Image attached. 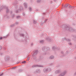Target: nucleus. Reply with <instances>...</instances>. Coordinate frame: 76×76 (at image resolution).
<instances>
[{"instance_id":"79ce46f5","label":"nucleus","mask_w":76,"mask_h":76,"mask_svg":"<svg viewBox=\"0 0 76 76\" xmlns=\"http://www.w3.org/2000/svg\"><path fill=\"white\" fill-rule=\"evenodd\" d=\"M2 48V47L1 46H0V50H1Z\"/></svg>"},{"instance_id":"37998d69","label":"nucleus","mask_w":76,"mask_h":76,"mask_svg":"<svg viewBox=\"0 0 76 76\" xmlns=\"http://www.w3.org/2000/svg\"><path fill=\"white\" fill-rule=\"evenodd\" d=\"M2 75H3V73H2L0 74V76H2Z\"/></svg>"},{"instance_id":"9b49d317","label":"nucleus","mask_w":76,"mask_h":76,"mask_svg":"<svg viewBox=\"0 0 76 76\" xmlns=\"http://www.w3.org/2000/svg\"><path fill=\"white\" fill-rule=\"evenodd\" d=\"M46 39L47 41H49V42H51V39L49 38V37H46Z\"/></svg>"},{"instance_id":"7c9ffc66","label":"nucleus","mask_w":76,"mask_h":76,"mask_svg":"<svg viewBox=\"0 0 76 76\" xmlns=\"http://www.w3.org/2000/svg\"><path fill=\"white\" fill-rule=\"evenodd\" d=\"M8 36H9V34H8V35H7V36H4V38H7V37H8Z\"/></svg>"},{"instance_id":"5701e85b","label":"nucleus","mask_w":76,"mask_h":76,"mask_svg":"<svg viewBox=\"0 0 76 76\" xmlns=\"http://www.w3.org/2000/svg\"><path fill=\"white\" fill-rule=\"evenodd\" d=\"M28 10H30V12H31V11H32V8L31 7H29Z\"/></svg>"},{"instance_id":"aec40b11","label":"nucleus","mask_w":76,"mask_h":76,"mask_svg":"<svg viewBox=\"0 0 76 76\" xmlns=\"http://www.w3.org/2000/svg\"><path fill=\"white\" fill-rule=\"evenodd\" d=\"M20 37H23V38L25 35H24V34H20Z\"/></svg>"},{"instance_id":"20e7f679","label":"nucleus","mask_w":76,"mask_h":76,"mask_svg":"<svg viewBox=\"0 0 76 76\" xmlns=\"http://www.w3.org/2000/svg\"><path fill=\"white\" fill-rule=\"evenodd\" d=\"M38 53V50H36L35 51L32 55V57L33 58L34 60H35L36 58V55Z\"/></svg>"},{"instance_id":"a211bd4d","label":"nucleus","mask_w":76,"mask_h":76,"mask_svg":"<svg viewBox=\"0 0 76 76\" xmlns=\"http://www.w3.org/2000/svg\"><path fill=\"white\" fill-rule=\"evenodd\" d=\"M56 49H57V50H58V48H56V47H52V50H56Z\"/></svg>"},{"instance_id":"cd10ccee","label":"nucleus","mask_w":76,"mask_h":76,"mask_svg":"<svg viewBox=\"0 0 76 76\" xmlns=\"http://www.w3.org/2000/svg\"><path fill=\"white\" fill-rule=\"evenodd\" d=\"M33 23L34 24H35L36 23H37V22L36 21L34 20L33 21Z\"/></svg>"},{"instance_id":"473e14b6","label":"nucleus","mask_w":76,"mask_h":76,"mask_svg":"<svg viewBox=\"0 0 76 76\" xmlns=\"http://www.w3.org/2000/svg\"><path fill=\"white\" fill-rule=\"evenodd\" d=\"M61 54H63L64 53V52H63V51H61Z\"/></svg>"},{"instance_id":"4be33fe9","label":"nucleus","mask_w":76,"mask_h":76,"mask_svg":"<svg viewBox=\"0 0 76 76\" xmlns=\"http://www.w3.org/2000/svg\"><path fill=\"white\" fill-rule=\"evenodd\" d=\"M15 26V24H14L12 25H10V26L11 27H13V26Z\"/></svg>"},{"instance_id":"052dcab7","label":"nucleus","mask_w":76,"mask_h":76,"mask_svg":"<svg viewBox=\"0 0 76 76\" xmlns=\"http://www.w3.org/2000/svg\"><path fill=\"white\" fill-rule=\"evenodd\" d=\"M36 61H37V59H36Z\"/></svg>"},{"instance_id":"f257e3e1","label":"nucleus","mask_w":76,"mask_h":76,"mask_svg":"<svg viewBox=\"0 0 76 76\" xmlns=\"http://www.w3.org/2000/svg\"><path fill=\"white\" fill-rule=\"evenodd\" d=\"M65 30L67 31H69L70 32H73L75 31V29L72 27H70L69 26L65 25L64 28Z\"/></svg>"},{"instance_id":"09e8293b","label":"nucleus","mask_w":76,"mask_h":76,"mask_svg":"<svg viewBox=\"0 0 76 76\" xmlns=\"http://www.w3.org/2000/svg\"><path fill=\"white\" fill-rule=\"evenodd\" d=\"M74 75H76V72H75V73H74Z\"/></svg>"},{"instance_id":"a18cd8bd","label":"nucleus","mask_w":76,"mask_h":76,"mask_svg":"<svg viewBox=\"0 0 76 76\" xmlns=\"http://www.w3.org/2000/svg\"><path fill=\"white\" fill-rule=\"evenodd\" d=\"M35 11H36V12H38V10H35Z\"/></svg>"},{"instance_id":"f3484780","label":"nucleus","mask_w":76,"mask_h":76,"mask_svg":"<svg viewBox=\"0 0 76 76\" xmlns=\"http://www.w3.org/2000/svg\"><path fill=\"white\" fill-rule=\"evenodd\" d=\"M54 57L53 56L51 55L50 56V59H54Z\"/></svg>"},{"instance_id":"dca6fc26","label":"nucleus","mask_w":76,"mask_h":76,"mask_svg":"<svg viewBox=\"0 0 76 76\" xmlns=\"http://www.w3.org/2000/svg\"><path fill=\"white\" fill-rule=\"evenodd\" d=\"M69 4H65L64 5V8H66L67 7H68V6H69Z\"/></svg>"},{"instance_id":"6e6552de","label":"nucleus","mask_w":76,"mask_h":76,"mask_svg":"<svg viewBox=\"0 0 76 76\" xmlns=\"http://www.w3.org/2000/svg\"><path fill=\"white\" fill-rule=\"evenodd\" d=\"M34 73H41V70L40 69H37L36 71H35L34 72Z\"/></svg>"},{"instance_id":"ddd939ff","label":"nucleus","mask_w":76,"mask_h":76,"mask_svg":"<svg viewBox=\"0 0 76 76\" xmlns=\"http://www.w3.org/2000/svg\"><path fill=\"white\" fill-rule=\"evenodd\" d=\"M23 69H20L18 70V72L19 73L20 72H23Z\"/></svg>"},{"instance_id":"e433bc0d","label":"nucleus","mask_w":76,"mask_h":76,"mask_svg":"<svg viewBox=\"0 0 76 76\" xmlns=\"http://www.w3.org/2000/svg\"><path fill=\"white\" fill-rule=\"evenodd\" d=\"M40 42L41 43H43V40H41L40 41Z\"/></svg>"},{"instance_id":"9d476101","label":"nucleus","mask_w":76,"mask_h":76,"mask_svg":"<svg viewBox=\"0 0 76 76\" xmlns=\"http://www.w3.org/2000/svg\"><path fill=\"white\" fill-rule=\"evenodd\" d=\"M61 72V70H56L55 71V73L57 74L58 73H60Z\"/></svg>"},{"instance_id":"f8f14e48","label":"nucleus","mask_w":76,"mask_h":76,"mask_svg":"<svg viewBox=\"0 0 76 76\" xmlns=\"http://www.w3.org/2000/svg\"><path fill=\"white\" fill-rule=\"evenodd\" d=\"M19 10L20 11H21V12H22V11L23 10V7H22V6H20Z\"/></svg>"},{"instance_id":"423d86ee","label":"nucleus","mask_w":76,"mask_h":76,"mask_svg":"<svg viewBox=\"0 0 76 76\" xmlns=\"http://www.w3.org/2000/svg\"><path fill=\"white\" fill-rule=\"evenodd\" d=\"M67 73V71L66 70H65L59 75H58V76H64L65 75H66Z\"/></svg>"},{"instance_id":"ea45409f","label":"nucleus","mask_w":76,"mask_h":76,"mask_svg":"<svg viewBox=\"0 0 76 76\" xmlns=\"http://www.w3.org/2000/svg\"><path fill=\"white\" fill-rule=\"evenodd\" d=\"M15 7L16 9H17L18 8V5H16Z\"/></svg>"},{"instance_id":"603ef678","label":"nucleus","mask_w":76,"mask_h":76,"mask_svg":"<svg viewBox=\"0 0 76 76\" xmlns=\"http://www.w3.org/2000/svg\"><path fill=\"white\" fill-rule=\"evenodd\" d=\"M10 13H11V14H12V12H10Z\"/></svg>"},{"instance_id":"c756f323","label":"nucleus","mask_w":76,"mask_h":76,"mask_svg":"<svg viewBox=\"0 0 76 76\" xmlns=\"http://www.w3.org/2000/svg\"><path fill=\"white\" fill-rule=\"evenodd\" d=\"M47 20H48V19H46L45 20V21H44V23H45V22H47Z\"/></svg>"},{"instance_id":"58836bf2","label":"nucleus","mask_w":76,"mask_h":76,"mask_svg":"<svg viewBox=\"0 0 76 76\" xmlns=\"http://www.w3.org/2000/svg\"><path fill=\"white\" fill-rule=\"evenodd\" d=\"M3 39V37H0V40H1Z\"/></svg>"},{"instance_id":"49530a36","label":"nucleus","mask_w":76,"mask_h":76,"mask_svg":"<svg viewBox=\"0 0 76 76\" xmlns=\"http://www.w3.org/2000/svg\"><path fill=\"white\" fill-rule=\"evenodd\" d=\"M56 1H57V0H54V2H56Z\"/></svg>"},{"instance_id":"c85d7f7f","label":"nucleus","mask_w":76,"mask_h":76,"mask_svg":"<svg viewBox=\"0 0 76 76\" xmlns=\"http://www.w3.org/2000/svg\"><path fill=\"white\" fill-rule=\"evenodd\" d=\"M5 18H7V19H9V16H7V15H6L5 16Z\"/></svg>"},{"instance_id":"6e6d98bb","label":"nucleus","mask_w":76,"mask_h":76,"mask_svg":"<svg viewBox=\"0 0 76 76\" xmlns=\"http://www.w3.org/2000/svg\"><path fill=\"white\" fill-rule=\"evenodd\" d=\"M63 56H64V55H63Z\"/></svg>"},{"instance_id":"1a4fd4ad","label":"nucleus","mask_w":76,"mask_h":76,"mask_svg":"<svg viewBox=\"0 0 76 76\" xmlns=\"http://www.w3.org/2000/svg\"><path fill=\"white\" fill-rule=\"evenodd\" d=\"M10 60V58L9 57V56H6L5 58V61H8V60Z\"/></svg>"},{"instance_id":"72a5a7b5","label":"nucleus","mask_w":76,"mask_h":76,"mask_svg":"<svg viewBox=\"0 0 76 76\" xmlns=\"http://www.w3.org/2000/svg\"><path fill=\"white\" fill-rule=\"evenodd\" d=\"M16 67H17V66H15V67L12 68V69H16Z\"/></svg>"},{"instance_id":"864d4df0","label":"nucleus","mask_w":76,"mask_h":76,"mask_svg":"<svg viewBox=\"0 0 76 76\" xmlns=\"http://www.w3.org/2000/svg\"><path fill=\"white\" fill-rule=\"evenodd\" d=\"M60 50V49H58V50Z\"/></svg>"},{"instance_id":"c03bdc74","label":"nucleus","mask_w":76,"mask_h":76,"mask_svg":"<svg viewBox=\"0 0 76 76\" xmlns=\"http://www.w3.org/2000/svg\"><path fill=\"white\" fill-rule=\"evenodd\" d=\"M68 53H69V51H66V54H68Z\"/></svg>"},{"instance_id":"3c124183","label":"nucleus","mask_w":76,"mask_h":76,"mask_svg":"<svg viewBox=\"0 0 76 76\" xmlns=\"http://www.w3.org/2000/svg\"><path fill=\"white\" fill-rule=\"evenodd\" d=\"M43 15H45V13H43Z\"/></svg>"},{"instance_id":"4468645a","label":"nucleus","mask_w":76,"mask_h":76,"mask_svg":"<svg viewBox=\"0 0 76 76\" xmlns=\"http://www.w3.org/2000/svg\"><path fill=\"white\" fill-rule=\"evenodd\" d=\"M23 4L24 5L25 8V9H26V8H27V7L28 6L27 4H26V3H24Z\"/></svg>"},{"instance_id":"bb28decb","label":"nucleus","mask_w":76,"mask_h":76,"mask_svg":"<svg viewBox=\"0 0 76 76\" xmlns=\"http://www.w3.org/2000/svg\"><path fill=\"white\" fill-rule=\"evenodd\" d=\"M17 18V19H19L20 18V16H16Z\"/></svg>"},{"instance_id":"393cba45","label":"nucleus","mask_w":76,"mask_h":76,"mask_svg":"<svg viewBox=\"0 0 76 76\" xmlns=\"http://www.w3.org/2000/svg\"><path fill=\"white\" fill-rule=\"evenodd\" d=\"M41 0H37V2L38 3H39L41 2Z\"/></svg>"},{"instance_id":"8fccbe9b","label":"nucleus","mask_w":76,"mask_h":76,"mask_svg":"<svg viewBox=\"0 0 76 76\" xmlns=\"http://www.w3.org/2000/svg\"><path fill=\"white\" fill-rule=\"evenodd\" d=\"M42 20H44V17H42Z\"/></svg>"},{"instance_id":"4c0bfd02","label":"nucleus","mask_w":76,"mask_h":76,"mask_svg":"<svg viewBox=\"0 0 76 76\" xmlns=\"http://www.w3.org/2000/svg\"><path fill=\"white\" fill-rule=\"evenodd\" d=\"M27 60H28V61L29 60V57H28L27 58Z\"/></svg>"},{"instance_id":"a19ab883","label":"nucleus","mask_w":76,"mask_h":76,"mask_svg":"<svg viewBox=\"0 0 76 76\" xmlns=\"http://www.w3.org/2000/svg\"><path fill=\"white\" fill-rule=\"evenodd\" d=\"M18 23H19L18 22H16L15 23V24H18Z\"/></svg>"},{"instance_id":"4d7b16f0","label":"nucleus","mask_w":76,"mask_h":76,"mask_svg":"<svg viewBox=\"0 0 76 76\" xmlns=\"http://www.w3.org/2000/svg\"><path fill=\"white\" fill-rule=\"evenodd\" d=\"M45 54H46V53H45Z\"/></svg>"},{"instance_id":"412c9836","label":"nucleus","mask_w":76,"mask_h":76,"mask_svg":"<svg viewBox=\"0 0 76 76\" xmlns=\"http://www.w3.org/2000/svg\"><path fill=\"white\" fill-rule=\"evenodd\" d=\"M15 16V14H13L12 15V18H14Z\"/></svg>"},{"instance_id":"f03ea898","label":"nucleus","mask_w":76,"mask_h":76,"mask_svg":"<svg viewBox=\"0 0 76 76\" xmlns=\"http://www.w3.org/2000/svg\"><path fill=\"white\" fill-rule=\"evenodd\" d=\"M4 8L5 9H7V11H6L7 13H8L9 12V9H8V7H7L6 6H1L0 7V12H1V10H3L4 9Z\"/></svg>"},{"instance_id":"5fc2aeb1","label":"nucleus","mask_w":76,"mask_h":76,"mask_svg":"<svg viewBox=\"0 0 76 76\" xmlns=\"http://www.w3.org/2000/svg\"><path fill=\"white\" fill-rule=\"evenodd\" d=\"M19 63V62L17 63V64H18Z\"/></svg>"},{"instance_id":"c9c22d12","label":"nucleus","mask_w":76,"mask_h":76,"mask_svg":"<svg viewBox=\"0 0 76 76\" xmlns=\"http://www.w3.org/2000/svg\"><path fill=\"white\" fill-rule=\"evenodd\" d=\"M23 16H25V13L23 12Z\"/></svg>"},{"instance_id":"6ab92c4d","label":"nucleus","mask_w":76,"mask_h":76,"mask_svg":"<svg viewBox=\"0 0 76 76\" xmlns=\"http://www.w3.org/2000/svg\"><path fill=\"white\" fill-rule=\"evenodd\" d=\"M39 60H38V61H41L42 60V57L41 56H40L39 57Z\"/></svg>"},{"instance_id":"2f4dec72","label":"nucleus","mask_w":76,"mask_h":76,"mask_svg":"<svg viewBox=\"0 0 76 76\" xmlns=\"http://www.w3.org/2000/svg\"><path fill=\"white\" fill-rule=\"evenodd\" d=\"M69 7L70 9H72V7L71 6H69Z\"/></svg>"},{"instance_id":"b1692460","label":"nucleus","mask_w":76,"mask_h":76,"mask_svg":"<svg viewBox=\"0 0 76 76\" xmlns=\"http://www.w3.org/2000/svg\"><path fill=\"white\" fill-rule=\"evenodd\" d=\"M19 12V10H17L16 11H15V12L16 13H18Z\"/></svg>"},{"instance_id":"0eeeda50","label":"nucleus","mask_w":76,"mask_h":76,"mask_svg":"<svg viewBox=\"0 0 76 76\" xmlns=\"http://www.w3.org/2000/svg\"><path fill=\"white\" fill-rule=\"evenodd\" d=\"M42 67L43 66L38 65H34L32 66V67L33 68H34V67Z\"/></svg>"},{"instance_id":"de8ad7c7","label":"nucleus","mask_w":76,"mask_h":76,"mask_svg":"<svg viewBox=\"0 0 76 76\" xmlns=\"http://www.w3.org/2000/svg\"><path fill=\"white\" fill-rule=\"evenodd\" d=\"M34 45V44H33V43L31 44V45Z\"/></svg>"},{"instance_id":"bf43d9fd","label":"nucleus","mask_w":76,"mask_h":76,"mask_svg":"<svg viewBox=\"0 0 76 76\" xmlns=\"http://www.w3.org/2000/svg\"><path fill=\"white\" fill-rule=\"evenodd\" d=\"M75 59H76V57L75 58Z\"/></svg>"},{"instance_id":"680f3d73","label":"nucleus","mask_w":76,"mask_h":76,"mask_svg":"<svg viewBox=\"0 0 76 76\" xmlns=\"http://www.w3.org/2000/svg\"><path fill=\"white\" fill-rule=\"evenodd\" d=\"M75 38H76V37H75Z\"/></svg>"},{"instance_id":"13d9d810","label":"nucleus","mask_w":76,"mask_h":76,"mask_svg":"<svg viewBox=\"0 0 76 76\" xmlns=\"http://www.w3.org/2000/svg\"><path fill=\"white\" fill-rule=\"evenodd\" d=\"M28 76H30V75H28Z\"/></svg>"},{"instance_id":"7ed1b4c3","label":"nucleus","mask_w":76,"mask_h":76,"mask_svg":"<svg viewBox=\"0 0 76 76\" xmlns=\"http://www.w3.org/2000/svg\"><path fill=\"white\" fill-rule=\"evenodd\" d=\"M51 69L50 67L45 68L43 69V72L45 73H48L50 72H51Z\"/></svg>"},{"instance_id":"f704fd0d","label":"nucleus","mask_w":76,"mask_h":76,"mask_svg":"<svg viewBox=\"0 0 76 76\" xmlns=\"http://www.w3.org/2000/svg\"><path fill=\"white\" fill-rule=\"evenodd\" d=\"M68 44L69 45H72V43L71 42H69V43H68Z\"/></svg>"},{"instance_id":"a878e982","label":"nucleus","mask_w":76,"mask_h":76,"mask_svg":"<svg viewBox=\"0 0 76 76\" xmlns=\"http://www.w3.org/2000/svg\"><path fill=\"white\" fill-rule=\"evenodd\" d=\"M22 63H23V64H25V63H26V61H22Z\"/></svg>"},{"instance_id":"2eb2a0df","label":"nucleus","mask_w":76,"mask_h":76,"mask_svg":"<svg viewBox=\"0 0 76 76\" xmlns=\"http://www.w3.org/2000/svg\"><path fill=\"white\" fill-rule=\"evenodd\" d=\"M64 40H65V41H67L68 42L69 41H70V39H66V38H64Z\"/></svg>"},{"instance_id":"39448f33","label":"nucleus","mask_w":76,"mask_h":76,"mask_svg":"<svg viewBox=\"0 0 76 76\" xmlns=\"http://www.w3.org/2000/svg\"><path fill=\"white\" fill-rule=\"evenodd\" d=\"M42 50L45 52H47V51H49L50 50L49 47H43L42 49Z\"/></svg>"}]
</instances>
